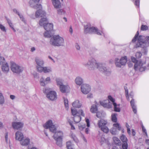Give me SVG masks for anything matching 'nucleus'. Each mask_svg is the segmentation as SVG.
Wrapping results in <instances>:
<instances>
[{"instance_id": "1", "label": "nucleus", "mask_w": 149, "mask_h": 149, "mask_svg": "<svg viewBox=\"0 0 149 149\" xmlns=\"http://www.w3.org/2000/svg\"><path fill=\"white\" fill-rule=\"evenodd\" d=\"M83 64L89 70H93L98 69L99 71L103 72L107 75H110L111 72V70L107 68L105 64L98 63L93 58L89 59L87 63H83Z\"/></svg>"}, {"instance_id": "2", "label": "nucleus", "mask_w": 149, "mask_h": 149, "mask_svg": "<svg viewBox=\"0 0 149 149\" xmlns=\"http://www.w3.org/2000/svg\"><path fill=\"white\" fill-rule=\"evenodd\" d=\"M139 32L137 31L134 38L132 40V42H135L137 39V42L136 44V47H141L142 48H146L149 45L148 40H149V36L145 37L144 36H140L138 37ZM145 54L147 52V50L144 49Z\"/></svg>"}, {"instance_id": "3", "label": "nucleus", "mask_w": 149, "mask_h": 149, "mask_svg": "<svg viewBox=\"0 0 149 149\" xmlns=\"http://www.w3.org/2000/svg\"><path fill=\"white\" fill-rule=\"evenodd\" d=\"M37 6H38V8H39V9L36 11L35 16L37 18L39 17H44L40 20L39 24L40 26H43L44 27V26H45L48 22V21L45 16L46 15L45 12L42 10V5L40 4Z\"/></svg>"}, {"instance_id": "4", "label": "nucleus", "mask_w": 149, "mask_h": 149, "mask_svg": "<svg viewBox=\"0 0 149 149\" xmlns=\"http://www.w3.org/2000/svg\"><path fill=\"white\" fill-rule=\"evenodd\" d=\"M50 43L54 46H63L65 45L64 38L58 35H54L51 38Z\"/></svg>"}, {"instance_id": "5", "label": "nucleus", "mask_w": 149, "mask_h": 149, "mask_svg": "<svg viewBox=\"0 0 149 149\" xmlns=\"http://www.w3.org/2000/svg\"><path fill=\"white\" fill-rule=\"evenodd\" d=\"M53 137L56 141V144L59 147L62 146V139L63 136V134L62 131H56L54 132Z\"/></svg>"}, {"instance_id": "6", "label": "nucleus", "mask_w": 149, "mask_h": 149, "mask_svg": "<svg viewBox=\"0 0 149 149\" xmlns=\"http://www.w3.org/2000/svg\"><path fill=\"white\" fill-rule=\"evenodd\" d=\"M84 32L85 33H94L98 35H104L102 31H100L98 29L94 27H91L90 24H87L84 26Z\"/></svg>"}, {"instance_id": "7", "label": "nucleus", "mask_w": 149, "mask_h": 149, "mask_svg": "<svg viewBox=\"0 0 149 149\" xmlns=\"http://www.w3.org/2000/svg\"><path fill=\"white\" fill-rule=\"evenodd\" d=\"M146 61L140 59L134 64V69L136 71L143 72L146 69Z\"/></svg>"}, {"instance_id": "8", "label": "nucleus", "mask_w": 149, "mask_h": 149, "mask_svg": "<svg viewBox=\"0 0 149 149\" xmlns=\"http://www.w3.org/2000/svg\"><path fill=\"white\" fill-rule=\"evenodd\" d=\"M107 123V120L102 119L98 120L97 123L98 127L102 131L106 133H108L109 131L108 128L106 126Z\"/></svg>"}, {"instance_id": "9", "label": "nucleus", "mask_w": 149, "mask_h": 149, "mask_svg": "<svg viewBox=\"0 0 149 149\" xmlns=\"http://www.w3.org/2000/svg\"><path fill=\"white\" fill-rule=\"evenodd\" d=\"M49 89L48 88H46L43 90V92L45 93H47L46 95L47 97L49 100L52 101L56 100L57 98V95L56 93L54 91H50L48 93Z\"/></svg>"}, {"instance_id": "10", "label": "nucleus", "mask_w": 149, "mask_h": 149, "mask_svg": "<svg viewBox=\"0 0 149 149\" xmlns=\"http://www.w3.org/2000/svg\"><path fill=\"white\" fill-rule=\"evenodd\" d=\"M10 69L14 73L19 74L23 71V68L13 62L11 63Z\"/></svg>"}, {"instance_id": "11", "label": "nucleus", "mask_w": 149, "mask_h": 149, "mask_svg": "<svg viewBox=\"0 0 149 149\" xmlns=\"http://www.w3.org/2000/svg\"><path fill=\"white\" fill-rule=\"evenodd\" d=\"M115 64L116 67H121V65H125L127 61V57L126 56H122L120 60L116 58L115 59Z\"/></svg>"}, {"instance_id": "12", "label": "nucleus", "mask_w": 149, "mask_h": 149, "mask_svg": "<svg viewBox=\"0 0 149 149\" xmlns=\"http://www.w3.org/2000/svg\"><path fill=\"white\" fill-rule=\"evenodd\" d=\"M43 126L45 129L49 128L50 131L51 132H54L56 131V127L55 125L53 124L52 120H48L43 125Z\"/></svg>"}, {"instance_id": "13", "label": "nucleus", "mask_w": 149, "mask_h": 149, "mask_svg": "<svg viewBox=\"0 0 149 149\" xmlns=\"http://www.w3.org/2000/svg\"><path fill=\"white\" fill-rule=\"evenodd\" d=\"M81 91L84 94H87L91 91L90 86L86 84H82L81 86Z\"/></svg>"}, {"instance_id": "14", "label": "nucleus", "mask_w": 149, "mask_h": 149, "mask_svg": "<svg viewBox=\"0 0 149 149\" xmlns=\"http://www.w3.org/2000/svg\"><path fill=\"white\" fill-rule=\"evenodd\" d=\"M120 139L123 142L122 147L123 149H127L128 144L127 142V139L126 136L122 134L120 137Z\"/></svg>"}, {"instance_id": "15", "label": "nucleus", "mask_w": 149, "mask_h": 149, "mask_svg": "<svg viewBox=\"0 0 149 149\" xmlns=\"http://www.w3.org/2000/svg\"><path fill=\"white\" fill-rule=\"evenodd\" d=\"M71 111L72 115L74 116L79 115H81L83 116H84V111L81 109H80L77 111L75 108H71Z\"/></svg>"}, {"instance_id": "16", "label": "nucleus", "mask_w": 149, "mask_h": 149, "mask_svg": "<svg viewBox=\"0 0 149 149\" xmlns=\"http://www.w3.org/2000/svg\"><path fill=\"white\" fill-rule=\"evenodd\" d=\"M51 81V79L49 77L46 78L45 79L43 77L40 78V85L44 86L46 84L50 83Z\"/></svg>"}, {"instance_id": "17", "label": "nucleus", "mask_w": 149, "mask_h": 149, "mask_svg": "<svg viewBox=\"0 0 149 149\" xmlns=\"http://www.w3.org/2000/svg\"><path fill=\"white\" fill-rule=\"evenodd\" d=\"M24 123L21 122H14L12 123V126L14 129L19 130L22 128Z\"/></svg>"}, {"instance_id": "18", "label": "nucleus", "mask_w": 149, "mask_h": 149, "mask_svg": "<svg viewBox=\"0 0 149 149\" xmlns=\"http://www.w3.org/2000/svg\"><path fill=\"white\" fill-rule=\"evenodd\" d=\"M35 61L37 65L36 68L38 71H39L38 69H39V68L42 67V66L44 64V61L42 59L39 58H36Z\"/></svg>"}, {"instance_id": "19", "label": "nucleus", "mask_w": 149, "mask_h": 149, "mask_svg": "<svg viewBox=\"0 0 149 149\" xmlns=\"http://www.w3.org/2000/svg\"><path fill=\"white\" fill-rule=\"evenodd\" d=\"M39 71L38 72H42L45 73H49L52 71V68L49 67H42L39 68Z\"/></svg>"}, {"instance_id": "20", "label": "nucleus", "mask_w": 149, "mask_h": 149, "mask_svg": "<svg viewBox=\"0 0 149 149\" xmlns=\"http://www.w3.org/2000/svg\"><path fill=\"white\" fill-rule=\"evenodd\" d=\"M100 104L104 107L108 108H111L112 107L111 104L108 100L100 101Z\"/></svg>"}, {"instance_id": "21", "label": "nucleus", "mask_w": 149, "mask_h": 149, "mask_svg": "<svg viewBox=\"0 0 149 149\" xmlns=\"http://www.w3.org/2000/svg\"><path fill=\"white\" fill-rule=\"evenodd\" d=\"M60 91L63 93L68 92L70 91V88L69 85H63L59 87Z\"/></svg>"}, {"instance_id": "22", "label": "nucleus", "mask_w": 149, "mask_h": 149, "mask_svg": "<svg viewBox=\"0 0 149 149\" xmlns=\"http://www.w3.org/2000/svg\"><path fill=\"white\" fill-rule=\"evenodd\" d=\"M72 105L74 108H79L81 107L82 104L79 100H76L72 103Z\"/></svg>"}, {"instance_id": "23", "label": "nucleus", "mask_w": 149, "mask_h": 149, "mask_svg": "<svg viewBox=\"0 0 149 149\" xmlns=\"http://www.w3.org/2000/svg\"><path fill=\"white\" fill-rule=\"evenodd\" d=\"M23 135L21 132L18 131L16 132L15 135V138L16 140L20 141L23 139Z\"/></svg>"}, {"instance_id": "24", "label": "nucleus", "mask_w": 149, "mask_h": 149, "mask_svg": "<svg viewBox=\"0 0 149 149\" xmlns=\"http://www.w3.org/2000/svg\"><path fill=\"white\" fill-rule=\"evenodd\" d=\"M2 71L5 73H7L9 70V68L8 63H7L3 64L1 66Z\"/></svg>"}, {"instance_id": "25", "label": "nucleus", "mask_w": 149, "mask_h": 149, "mask_svg": "<svg viewBox=\"0 0 149 149\" xmlns=\"http://www.w3.org/2000/svg\"><path fill=\"white\" fill-rule=\"evenodd\" d=\"M21 144L23 146H26L30 143V139L28 138H25L20 141Z\"/></svg>"}, {"instance_id": "26", "label": "nucleus", "mask_w": 149, "mask_h": 149, "mask_svg": "<svg viewBox=\"0 0 149 149\" xmlns=\"http://www.w3.org/2000/svg\"><path fill=\"white\" fill-rule=\"evenodd\" d=\"M75 82L78 85L81 86L83 83V80L80 77L78 76L75 79Z\"/></svg>"}, {"instance_id": "27", "label": "nucleus", "mask_w": 149, "mask_h": 149, "mask_svg": "<svg viewBox=\"0 0 149 149\" xmlns=\"http://www.w3.org/2000/svg\"><path fill=\"white\" fill-rule=\"evenodd\" d=\"M13 12L17 14L19 16L20 19L23 21L24 23H26V22L25 19L24 18L23 15L21 13H20L16 9H13Z\"/></svg>"}, {"instance_id": "28", "label": "nucleus", "mask_w": 149, "mask_h": 149, "mask_svg": "<svg viewBox=\"0 0 149 149\" xmlns=\"http://www.w3.org/2000/svg\"><path fill=\"white\" fill-rule=\"evenodd\" d=\"M90 111L92 113H95L98 111L97 104L95 102V104H93L90 109Z\"/></svg>"}, {"instance_id": "29", "label": "nucleus", "mask_w": 149, "mask_h": 149, "mask_svg": "<svg viewBox=\"0 0 149 149\" xmlns=\"http://www.w3.org/2000/svg\"><path fill=\"white\" fill-rule=\"evenodd\" d=\"M44 28L46 30L52 31L53 28V24L48 22L45 26H44Z\"/></svg>"}, {"instance_id": "30", "label": "nucleus", "mask_w": 149, "mask_h": 149, "mask_svg": "<svg viewBox=\"0 0 149 149\" xmlns=\"http://www.w3.org/2000/svg\"><path fill=\"white\" fill-rule=\"evenodd\" d=\"M53 5L55 8H59L61 7V3L59 0H52Z\"/></svg>"}, {"instance_id": "31", "label": "nucleus", "mask_w": 149, "mask_h": 149, "mask_svg": "<svg viewBox=\"0 0 149 149\" xmlns=\"http://www.w3.org/2000/svg\"><path fill=\"white\" fill-rule=\"evenodd\" d=\"M85 121L86 123L87 126L88 127L86 128L85 132L86 134H89L90 132V130L88 127L90 126V121L88 119L85 118Z\"/></svg>"}, {"instance_id": "32", "label": "nucleus", "mask_w": 149, "mask_h": 149, "mask_svg": "<svg viewBox=\"0 0 149 149\" xmlns=\"http://www.w3.org/2000/svg\"><path fill=\"white\" fill-rule=\"evenodd\" d=\"M130 104L134 113H136L137 112V108L135 104L134 100L133 99H132L131 101Z\"/></svg>"}, {"instance_id": "33", "label": "nucleus", "mask_w": 149, "mask_h": 149, "mask_svg": "<svg viewBox=\"0 0 149 149\" xmlns=\"http://www.w3.org/2000/svg\"><path fill=\"white\" fill-rule=\"evenodd\" d=\"M100 136V135H99L97 136V138L98 140L101 144H103L104 143H105L106 141L104 136L103 135L101 136Z\"/></svg>"}, {"instance_id": "34", "label": "nucleus", "mask_w": 149, "mask_h": 149, "mask_svg": "<svg viewBox=\"0 0 149 149\" xmlns=\"http://www.w3.org/2000/svg\"><path fill=\"white\" fill-rule=\"evenodd\" d=\"M32 1L34 3V4H31L30 2V4L31 6L32 7H34L35 8L37 9L38 10H39V8H38V6L37 5H39L40 4H38L36 3H38L40 0H32Z\"/></svg>"}, {"instance_id": "35", "label": "nucleus", "mask_w": 149, "mask_h": 149, "mask_svg": "<svg viewBox=\"0 0 149 149\" xmlns=\"http://www.w3.org/2000/svg\"><path fill=\"white\" fill-rule=\"evenodd\" d=\"M66 145L67 149H75L73 147V144L70 141L67 142Z\"/></svg>"}, {"instance_id": "36", "label": "nucleus", "mask_w": 149, "mask_h": 149, "mask_svg": "<svg viewBox=\"0 0 149 149\" xmlns=\"http://www.w3.org/2000/svg\"><path fill=\"white\" fill-rule=\"evenodd\" d=\"M81 115H79L74 116V121L76 123H78L81 121Z\"/></svg>"}, {"instance_id": "37", "label": "nucleus", "mask_w": 149, "mask_h": 149, "mask_svg": "<svg viewBox=\"0 0 149 149\" xmlns=\"http://www.w3.org/2000/svg\"><path fill=\"white\" fill-rule=\"evenodd\" d=\"M114 106V109L115 111L119 112L120 109L119 108L120 104H117L116 103H114L113 105Z\"/></svg>"}, {"instance_id": "38", "label": "nucleus", "mask_w": 149, "mask_h": 149, "mask_svg": "<svg viewBox=\"0 0 149 149\" xmlns=\"http://www.w3.org/2000/svg\"><path fill=\"white\" fill-rule=\"evenodd\" d=\"M56 82L57 85L59 87H60L61 86H62L63 84V80L60 78H57L56 80Z\"/></svg>"}, {"instance_id": "39", "label": "nucleus", "mask_w": 149, "mask_h": 149, "mask_svg": "<svg viewBox=\"0 0 149 149\" xmlns=\"http://www.w3.org/2000/svg\"><path fill=\"white\" fill-rule=\"evenodd\" d=\"M113 139L114 142L116 145H120L121 144L120 141L118 138L116 137H113Z\"/></svg>"}, {"instance_id": "40", "label": "nucleus", "mask_w": 149, "mask_h": 149, "mask_svg": "<svg viewBox=\"0 0 149 149\" xmlns=\"http://www.w3.org/2000/svg\"><path fill=\"white\" fill-rule=\"evenodd\" d=\"M113 128H114L116 130H120L121 129V127L120 126L119 124L118 123H114L113 125Z\"/></svg>"}, {"instance_id": "41", "label": "nucleus", "mask_w": 149, "mask_h": 149, "mask_svg": "<svg viewBox=\"0 0 149 149\" xmlns=\"http://www.w3.org/2000/svg\"><path fill=\"white\" fill-rule=\"evenodd\" d=\"M51 31L46 30L44 33V36L47 38L50 37L52 36Z\"/></svg>"}, {"instance_id": "42", "label": "nucleus", "mask_w": 149, "mask_h": 149, "mask_svg": "<svg viewBox=\"0 0 149 149\" xmlns=\"http://www.w3.org/2000/svg\"><path fill=\"white\" fill-rule=\"evenodd\" d=\"M116 113L112 114L111 115V120L112 121L115 123H116L117 121V118L116 116H117Z\"/></svg>"}, {"instance_id": "43", "label": "nucleus", "mask_w": 149, "mask_h": 149, "mask_svg": "<svg viewBox=\"0 0 149 149\" xmlns=\"http://www.w3.org/2000/svg\"><path fill=\"white\" fill-rule=\"evenodd\" d=\"M63 99L65 106V107L66 109V110H68L69 108L68 100L67 98H66L65 97H64L63 98Z\"/></svg>"}, {"instance_id": "44", "label": "nucleus", "mask_w": 149, "mask_h": 149, "mask_svg": "<svg viewBox=\"0 0 149 149\" xmlns=\"http://www.w3.org/2000/svg\"><path fill=\"white\" fill-rule=\"evenodd\" d=\"M141 127L142 128V132L143 133H145V135L146 136L148 137V135L147 133V130L145 127L143 125V123H141Z\"/></svg>"}, {"instance_id": "45", "label": "nucleus", "mask_w": 149, "mask_h": 149, "mask_svg": "<svg viewBox=\"0 0 149 149\" xmlns=\"http://www.w3.org/2000/svg\"><path fill=\"white\" fill-rule=\"evenodd\" d=\"M4 102V97L1 93L0 92V104H3Z\"/></svg>"}, {"instance_id": "46", "label": "nucleus", "mask_w": 149, "mask_h": 149, "mask_svg": "<svg viewBox=\"0 0 149 149\" xmlns=\"http://www.w3.org/2000/svg\"><path fill=\"white\" fill-rule=\"evenodd\" d=\"M71 138L76 143H78V142L79 140L74 134H71Z\"/></svg>"}, {"instance_id": "47", "label": "nucleus", "mask_w": 149, "mask_h": 149, "mask_svg": "<svg viewBox=\"0 0 149 149\" xmlns=\"http://www.w3.org/2000/svg\"><path fill=\"white\" fill-rule=\"evenodd\" d=\"M86 127V125L85 124H79L78 125L79 128L80 130H82L84 129Z\"/></svg>"}, {"instance_id": "48", "label": "nucleus", "mask_w": 149, "mask_h": 149, "mask_svg": "<svg viewBox=\"0 0 149 149\" xmlns=\"http://www.w3.org/2000/svg\"><path fill=\"white\" fill-rule=\"evenodd\" d=\"M125 126L127 129V132L129 135L131 134V130L130 126L127 123H126Z\"/></svg>"}, {"instance_id": "49", "label": "nucleus", "mask_w": 149, "mask_h": 149, "mask_svg": "<svg viewBox=\"0 0 149 149\" xmlns=\"http://www.w3.org/2000/svg\"><path fill=\"white\" fill-rule=\"evenodd\" d=\"M108 98L109 100L111 102L112 104L113 105L114 103H116L115 102V100L113 98L111 95H109L108 97Z\"/></svg>"}, {"instance_id": "50", "label": "nucleus", "mask_w": 149, "mask_h": 149, "mask_svg": "<svg viewBox=\"0 0 149 149\" xmlns=\"http://www.w3.org/2000/svg\"><path fill=\"white\" fill-rule=\"evenodd\" d=\"M108 98L109 100L111 102L112 104L113 105L114 103H116L115 102V100L113 98L111 95H109L108 97Z\"/></svg>"}, {"instance_id": "51", "label": "nucleus", "mask_w": 149, "mask_h": 149, "mask_svg": "<svg viewBox=\"0 0 149 149\" xmlns=\"http://www.w3.org/2000/svg\"><path fill=\"white\" fill-rule=\"evenodd\" d=\"M148 29V27L146 25H142L141 26V30L142 31H146Z\"/></svg>"}, {"instance_id": "52", "label": "nucleus", "mask_w": 149, "mask_h": 149, "mask_svg": "<svg viewBox=\"0 0 149 149\" xmlns=\"http://www.w3.org/2000/svg\"><path fill=\"white\" fill-rule=\"evenodd\" d=\"M0 29L3 32H6V30L5 26L2 24H0Z\"/></svg>"}, {"instance_id": "53", "label": "nucleus", "mask_w": 149, "mask_h": 149, "mask_svg": "<svg viewBox=\"0 0 149 149\" xmlns=\"http://www.w3.org/2000/svg\"><path fill=\"white\" fill-rule=\"evenodd\" d=\"M124 88L125 89V94H126V97L127 98V99L128 100H129V96L128 95V91L127 90V87H125Z\"/></svg>"}, {"instance_id": "54", "label": "nucleus", "mask_w": 149, "mask_h": 149, "mask_svg": "<svg viewBox=\"0 0 149 149\" xmlns=\"http://www.w3.org/2000/svg\"><path fill=\"white\" fill-rule=\"evenodd\" d=\"M5 60L3 57H0V65L5 63Z\"/></svg>"}, {"instance_id": "55", "label": "nucleus", "mask_w": 149, "mask_h": 149, "mask_svg": "<svg viewBox=\"0 0 149 149\" xmlns=\"http://www.w3.org/2000/svg\"><path fill=\"white\" fill-rule=\"evenodd\" d=\"M142 56V54L140 52H137L136 54V56L137 58H140Z\"/></svg>"}, {"instance_id": "56", "label": "nucleus", "mask_w": 149, "mask_h": 149, "mask_svg": "<svg viewBox=\"0 0 149 149\" xmlns=\"http://www.w3.org/2000/svg\"><path fill=\"white\" fill-rule=\"evenodd\" d=\"M110 132L113 135H115L116 134V130L114 128L110 130Z\"/></svg>"}, {"instance_id": "57", "label": "nucleus", "mask_w": 149, "mask_h": 149, "mask_svg": "<svg viewBox=\"0 0 149 149\" xmlns=\"http://www.w3.org/2000/svg\"><path fill=\"white\" fill-rule=\"evenodd\" d=\"M68 121L70 125L71 126V129L72 130H74L75 129V128L73 126V125L72 124V121H71L70 120H68Z\"/></svg>"}, {"instance_id": "58", "label": "nucleus", "mask_w": 149, "mask_h": 149, "mask_svg": "<svg viewBox=\"0 0 149 149\" xmlns=\"http://www.w3.org/2000/svg\"><path fill=\"white\" fill-rule=\"evenodd\" d=\"M139 0H135L134 4L138 8L139 7Z\"/></svg>"}, {"instance_id": "59", "label": "nucleus", "mask_w": 149, "mask_h": 149, "mask_svg": "<svg viewBox=\"0 0 149 149\" xmlns=\"http://www.w3.org/2000/svg\"><path fill=\"white\" fill-rule=\"evenodd\" d=\"M131 59L132 61L135 64L138 61V60H136L135 57L133 56L131 57Z\"/></svg>"}, {"instance_id": "60", "label": "nucleus", "mask_w": 149, "mask_h": 149, "mask_svg": "<svg viewBox=\"0 0 149 149\" xmlns=\"http://www.w3.org/2000/svg\"><path fill=\"white\" fill-rule=\"evenodd\" d=\"M7 21L9 26L10 27H11L12 26H13V24L10 20L9 19H7Z\"/></svg>"}, {"instance_id": "61", "label": "nucleus", "mask_w": 149, "mask_h": 149, "mask_svg": "<svg viewBox=\"0 0 149 149\" xmlns=\"http://www.w3.org/2000/svg\"><path fill=\"white\" fill-rule=\"evenodd\" d=\"M33 75L35 78H38V74L36 72H34L33 73Z\"/></svg>"}, {"instance_id": "62", "label": "nucleus", "mask_w": 149, "mask_h": 149, "mask_svg": "<svg viewBox=\"0 0 149 149\" xmlns=\"http://www.w3.org/2000/svg\"><path fill=\"white\" fill-rule=\"evenodd\" d=\"M69 31L71 34H72L73 33V29L72 26H70L69 29Z\"/></svg>"}, {"instance_id": "63", "label": "nucleus", "mask_w": 149, "mask_h": 149, "mask_svg": "<svg viewBox=\"0 0 149 149\" xmlns=\"http://www.w3.org/2000/svg\"><path fill=\"white\" fill-rule=\"evenodd\" d=\"M96 116L98 117V118H100L101 117V114L99 113L98 112H97Z\"/></svg>"}, {"instance_id": "64", "label": "nucleus", "mask_w": 149, "mask_h": 149, "mask_svg": "<svg viewBox=\"0 0 149 149\" xmlns=\"http://www.w3.org/2000/svg\"><path fill=\"white\" fill-rule=\"evenodd\" d=\"M93 97V94L91 93H89L87 95V98H92Z\"/></svg>"}]
</instances>
